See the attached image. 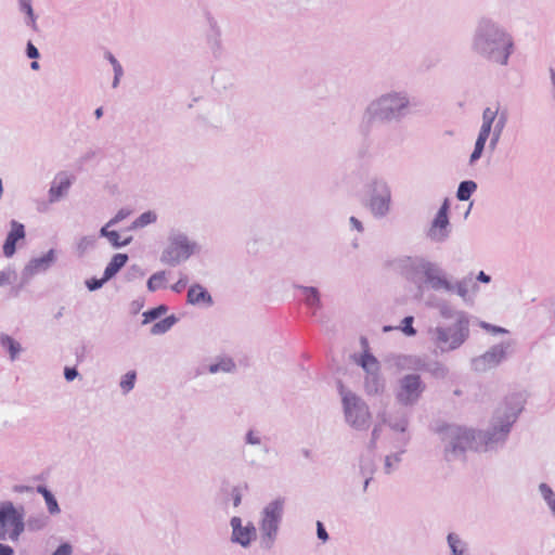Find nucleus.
Masks as SVG:
<instances>
[{"mask_svg":"<svg viewBox=\"0 0 555 555\" xmlns=\"http://www.w3.org/2000/svg\"><path fill=\"white\" fill-rule=\"evenodd\" d=\"M507 119H508L507 111L503 109L501 112L498 120L495 121V124L493 125V127L491 129V134L489 138L490 141H489V146H488L490 152H494L496 150V146L500 142L502 132H503L504 128L506 127Z\"/></svg>","mask_w":555,"mask_h":555,"instance_id":"20","label":"nucleus"},{"mask_svg":"<svg viewBox=\"0 0 555 555\" xmlns=\"http://www.w3.org/2000/svg\"><path fill=\"white\" fill-rule=\"evenodd\" d=\"M364 386L369 395H378L384 391L385 380L379 372L366 374Z\"/></svg>","mask_w":555,"mask_h":555,"instance_id":"24","label":"nucleus"},{"mask_svg":"<svg viewBox=\"0 0 555 555\" xmlns=\"http://www.w3.org/2000/svg\"><path fill=\"white\" fill-rule=\"evenodd\" d=\"M437 433L443 447L447 462L465 461L468 450L476 451V430L459 425H443Z\"/></svg>","mask_w":555,"mask_h":555,"instance_id":"6","label":"nucleus"},{"mask_svg":"<svg viewBox=\"0 0 555 555\" xmlns=\"http://www.w3.org/2000/svg\"><path fill=\"white\" fill-rule=\"evenodd\" d=\"M72 554V546L68 543L61 544L53 553L52 555H70Z\"/></svg>","mask_w":555,"mask_h":555,"instance_id":"57","label":"nucleus"},{"mask_svg":"<svg viewBox=\"0 0 555 555\" xmlns=\"http://www.w3.org/2000/svg\"><path fill=\"white\" fill-rule=\"evenodd\" d=\"M414 103L405 90H392L372 100L363 114L369 122H400L412 112Z\"/></svg>","mask_w":555,"mask_h":555,"instance_id":"5","label":"nucleus"},{"mask_svg":"<svg viewBox=\"0 0 555 555\" xmlns=\"http://www.w3.org/2000/svg\"><path fill=\"white\" fill-rule=\"evenodd\" d=\"M339 395L341 396L345 422L356 430L369 429L371 413L365 401L354 392L347 390L341 383H339Z\"/></svg>","mask_w":555,"mask_h":555,"instance_id":"9","label":"nucleus"},{"mask_svg":"<svg viewBox=\"0 0 555 555\" xmlns=\"http://www.w3.org/2000/svg\"><path fill=\"white\" fill-rule=\"evenodd\" d=\"M298 289H300L305 296V304L314 309L318 310L321 308V299H320V293L317 287L313 286H302L298 285L296 286ZM315 313V311H313Z\"/></svg>","mask_w":555,"mask_h":555,"instance_id":"26","label":"nucleus"},{"mask_svg":"<svg viewBox=\"0 0 555 555\" xmlns=\"http://www.w3.org/2000/svg\"><path fill=\"white\" fill-rule=\"evenodd\" d=\"M539 492H540L542 499L544 500V502L546 503L551 514L555 517V493H554V491L547 483L541 482L539 485Z\"/></svg>","mask_w":555,"mask_h":555,"instance_id":"37","label":"nucleus"},{"mask_svg":"<svg viewBox=\"0 0 555 555\" xmlns=\"http://www.w3.org/2000/svg\"><path fill=\"white\" fill-rule=\"evenodd\" d=\"M472 50L487 62L507 66L515 50L513 36L498 22L483 17L472 37Z\"/></svg>","mask_w":555,"mask_h":555,"instance_id":"2","label":"nucleus"},{"mask_svg":"<svg viewBox=\"0 0 555 555\" xmlns=\"http://www.w3.org/2000/svg\"><path fill=\"white\" fill-rule=\"evenodd\" d=\"M79 375L76 367L66 366L64 369V377L67 382H73Z\"/></svg>","mask_w":555,"mask_h":555,"instance_id":"56","label":"nucleus"},{"mask_svg":"<svg viewBox=\"0 0 555 555\" xmlns=\"http://www.w3.org/2000/svg\"><path fill=\"white\" fill-rule=\"evenodd\" d=\"M403 453H404V451L402 450L400 452L391 453L385 457L384 473L386 475H390L395 470L398 469V466H399L400 462L402 461L401 456Z\"/></svg>","mask_w":555,"mask_h":555,"instance_id":"39","label":"nucleus"},{"mask_svg":"<svg viewBox=\"0 0 555 555\" xmlns=\"http://www.w3.org/2000/svg\"><path fill=\"white\" fill-rule=\"evenodd\" d=\"M408 361L411 369L425 372L428 359L426 357L411 356L408 358Z\"/></svg>","mask_w":555,"mask_h":555,"instance_id":"46","label":"nucleus"},{"mask_svg":"<svg viewBox=\"0 0 555 555\" xmlns=\"http://www.w3.org/2000/svg\"><path fill=\"white\" fill-rule=\"evenodd\" d=\"M477 190V183L473 180H464L460 182L456 191V198L461 202H466L470 198L473 193Z\"/></svg>","mask_w":555,"mask_h":555,"instance_id":"32","label":"nucleus"},{"mask_svg":"<svg viewBox=\"0 0 555 555\" xmlns=\"http://www.w3.org/2000/svg\"><path fill=\"white\" fill-rule=\"evenodd\" d=\"M128 259L127 254H115L104 270L105 280L113 279L127 263Z\"/></svg>","mask_w":555,"mask_h":555,"instance_id":"23","label":"nucleus"},{"mask_svg":"<svg viewBox=\"0 0 555 555\" xmlns=\"http://www.w3.org/2000/svg\"><path fill=\"white\" fill-rule=\"evenodd\" d=\"M439 313L443 319H454L452 325H438L429 328L430 340L441 353L459 349L469 337V317L465 311L455 310L447 301L438 305Z\"/></svg>","mask_w":555,"mask_h":555,"instance_id":"4","label":"nucleus"},{"mask_svg":"<svg viewBox=\"0 0 555 555\" xmlns=\"http://www.w3.org/2000/svg\"><path fill=\"white\" fill-rule=\"evenodd\" d=\"M387 267L418 288L425 286L434 292L455 293L464 301L469 298V289L478 291L472 275L453 283L439 263L423 256H400L389 260Z\"/></svg>","mask_w":555,"mask_h":555,"instance_id":"1","label":"nucleus"},{"mask_svg":"<svg viewBox=\"0 0 555 555\" xmlns=\"http://www.w3.org/2000/svg\"><path fill=\"white\" fill-rule=\"evenodd\" d=\"M349 223H350L352 229L357 230L360 233L363 232V230H364L363 229V224H362V222L358 218H356L353 216L350 217Z\"/></svg>","mask_w":555,"mask_h":555,"instance_id":"62","label":"nucleus"},{"mask_svg":"<svg viewBox=\"0 0 555 555\" xmlns=\"http://www.w3.org/2000/svg\"><path fill=\"white\" fill-rule=\"evenodd\" d=\"M37 491L43 496L49 513L51 515L60 514L61 508L53 493L50 490H48L47 487L44 486H39L37 488Z\"/></svg>","mask_w":555,"mask_h":555,"instance_id":"30","label":"nucleus"},{"mask_svg":"<svg viewBox=\"0 0 555 555\" xmlns=\"http://www.w3.org/2000/svg\"><path fill=\"white\" fill-rule=\"evenodd\" d=\"M490 137L489 135H486L483 133H479L478 132V135H477V139H476V142H475V146H474V150L469 156V165H474L476 164L477 160H479L482 156V153L485 151V147H486V143Z\"/></svg>","mask_w":555,"mask_h":555,"instance_id":"33","label":"nucleus"},{"mask_svg":"<svg viewBox=\"0 0 555 555\" xmlns=\"http://www.w3.org/2000/svg\"><path fill=\"white\" fill-rule=\"evenodd\" d=\"M232 535L231 541L243 547L249 546L250 542L256 538L257 531L251 522L246 526L242 525V519L237 516L231 518Z\"/></svg>","mask_w":555,"mask_h":555,"instance_id":"15","label":"nucleus"},{"mask_svg":"<svg viewBox=\"0 0 555 555\" xmlns=\"http://www.w3.org/2000/svg\"><path fill=\"white\" fill-rule=\"evenodd\" d=\"M425 372L435 378L443 379L448 376L449 369L437 360H428Z\"/></svg>","mask_w":555,"mask_h":555,"instance_id":"34","label":"nucleus"},{"mask_svg":"<svg viewBox=\"0 0 555 555\" xmlns=\"http://www.w3.org/2000/svg\"><path fill=\"white\" fill-rule=\"evenodd\" d=\"M108 280H105V273H103V278L96 279L92 278L86 281V286L90 292H94L100 289Z\"/></svg>","mask_w":555,"mask_h":555,"instance_id":"50","label":"nucleus"},{"mask_svg":"<svg viewBox=\"0 0 555 555\" xmlns=\"http://www.w3.org/2000/svg\"><path fill=\"white\" fill-rule=\"evenodd\" d=\"M360 365L362 366L366 374L377 373L380 370L379 362L367 350H365L364 353L362 354Z\"/></svg>","mask_w":555,"mask_h":555,"instance_id":"36","label":"nucleus"},{"mask_svg":"<svg viewBox=\"0 0 555 555\" xmlns=\"http://www.w3.org/2000/svg\"><path fill=\"white\" fill-rule=\"evenodd\" d=\"M186 284H188V278L186 276L180 278L179 281L171 286V289L176 293H180L182 289H184Z\"/></svg>","mask_w":555,"mask_h":555,"instance_id":"59","label":"nucleus"},{"mask_svg":"<svg viewBox=\"0 0 555 555\" xmlns=\"http://www.w3.org/2000/svg\"><path fill=\"white\" fill-rule=\"evenodd\" d=\"M317 535L323 542H326L328 540V533L323 522L320 520L317 521Z\"/></svg>","mask_w":555,"mask_h":555,"instance_id":"55","label":"nucleus"},{"mask_svg":"<svg viewBox=\"0 0 555 555\" xmlns=\"http://www.w3.org/2000/svg\"><path fill=\"white\" fill-rule=\"evenodd\" d=\"M0 346L8 351L11 361H15L22 351L21 344L8 334L0 335Z\"/></svg>","mask_w":555,"mask_h":555,"instance_id":"27","label":"nucleus"},{"mask_svg":"<svg viewBox=\"0 0 555 555\" xmlns=\"http://www.w3.org/2000/svg\"><path fill=\"white\" fill-rule=\"evenodd\" d=\"M481 327L488 330V331H491L492 333H507V331L503 327H500V326H495V325H491L489 323H486V322H481Z\"/></svg>","mask_w":555,"mask_h":555,"instance_id":"61","label":"nucleus"},{"mask_svg":"<svg viewBox=\"0 0 555 555\" xmlns=\"http://www.w3.org/2000/svg\"><path fill=\"white\" fill-rule=\"evenodd\" d=\"M382 421L392 430L404 433L409 425L408 413L403 410L397 411L395 414H383Z\"/></svg>","mask_w":555,"mask_h":555,"instance_id":"19","label":"nucleus"},{"mask_svg":"<svg viewBox=\"0 0 555 555\" xmlns=\"http://www.w3.org/2000/svg\"><path fill=\"white\" fill-rule=\"evenodd\" d=\"M55 259L56 256L54 249H50L41 257L33 258L23 269V279L28 280L37 273L46 272L55 262Z\"/></svg>","mask_w":555,"mask_h":555,"instance_id":"16","label":"nucleus"},{"mask_svg":"<svg viewBox=\"0 0 555 555\" xmlns=\"http://www.w3.org/2000/svg\"><path fill=\"white\" fill-rule=\"evenodd\" d=\"M108 242L114 248H121L129 245L132 241V236H128L125 240L120 241V235L117 231L112 230L111 234L107 237Z\"/></svg>","mask_w":555,"mask_h":555,"instance_id":"45","label":"nucleus"},{"mask_svg":"<svg viewBox=\"0 0 555 555\" xmlns=\"http://www.w3.org/2000/svg\"><path fill=\"white\" fill-rule=\"evenodd\" d=\"M188 302L198 305L201 302L211 306L214 304L211 295L199 284L192 285L188 291Z\"/></svg>","mask_w":555,"mask_h":555,"instance_id":"21","label":"nucleus"},{"mask_svg":"<svg viewBox=\"0 0 555 555\" xmlns=\"http://www.w3.org/2000/svg\"><path fill=\"white\" fill-rule=\"evenodd\" d=\"M522 403L518 395L506 398L504 405L495 411L490 427L487 430H476L477 452L494 451L504 446L513 424L522 410Z\"/></svg>","mask_w":555,"mask_h":555,"instance_id":"3","label":"nucleus"},{"mask_svg":"<svg viewBox=\"0 0 555 555\" xmlns=\"http://www.w3.org/2000/svg\"><path fill=\"white\" fill-rule=\"evenodd\" d=\"M105 59L111 63L114 70V79L112 86L113 88H117L119 80L124 75L122 66L111 52L105 53Z\"/></svg>","mask_w":555,"mask_h":555,"instance_id":"40","label":"nucleus"},{"mask_svg":"<svg viewBox=\"0 0 555 555\" xmlns=\"http://www.w3.org/2000/svg\"><path fill=\"white\" fill-rule=\"evenodd\" d=\"M157 219V216L154 211L149 210L141 214L131 224L130 229L144 228L151 223H154Z\"/></svg>","mask_w":555,"mask_h":555,"instance_id":"41","label":"nucleus"},{"mask_svg":"<svg viewBox=\"0 0 555 555\" xmlns=\"http://www.w3.org/2000/svg\"><path fill=\"white\" fill-rule=\"evenodd\" d=\"M447 542L451 555H468L467 543L457 533L450 532L447 535Z\"/></svg>","mask_w":555,"mask_h":555,"instance_id":"28","label":"nucleus"},{"mask_svg":"<svg viewBox=\"0 0 555 555\" xmlns=\"http://www.w3.org/2000/svg\"><path fill=\"white\" fill-rule=\"evenodd\" d=\"M449 199L446 198L434 217L428 230L427 237L434 243L446 242L451 233V223L449 220Z\"/></svg>","mask_w":555,"mask_h":555,"instance_id":"13","label":"nucleus"},{"mask_svg":"<svg viewBox=\"0 0 555 555\" xmlns=\"http://www.w3.org/2000/svg\"><path fill=\"white\" fill-rule=\"evenodd\" d=\"M14 551L10 545L0 543V555H13Z\"/></svg>","mask_w":555,"mask_h":555,"instance_id":"64","label":"nucleus"},{"mask_svg":"<svg viewBox=\"0 0 555 555\" xmlns=\"http://www.w3.org/2000/svg\"><path fill=\"white\" fill-rule=\"evenodd\" d=\"M379 435H380V426L376 425L372 430V439L369 444V447L371 449L375 448V444H376L377 439L379 438Z\"/></svg>","mask_w":555,"mask_h":555,"instance_id":"60","label":"nucleus"},{"mask_svg":"<svg viewBox=\"0 0 555 555\" xmlns=\"http://www.w3.org/2000/svg\"><path fill=\"white\" fill-rule=\"evenodd\" d=\"M244 446L260 447L264 453L269 452L266 444L262 443V438L259 430L249 429L244 436Z\"/></svg>","mask_w":555,"mask_h":555,"instance_id":"38","label":"nucleus"},{"mask_svg":"<svg viewBox=\"0 0 555 555\" xmlns=\"http://www.w3.org/2000/svg\"><path fill=\"white\" fill-rule=\"evenodd\" d=\"M135 379V371H129L121 377L119 386L121 388L122 393L126 395L134 388Z\"/></svg>","mask_w":555,"mask_h":555,"instance_id":"43","label":"nucleus"},{"mask_svg":"<svg viewBox=\"0 0 555 555\" xmlns=\"http://www.w3.org/2000/svg\"><path fill=\"white\" fill-rule=\"evenodd\" d=\"M414 318L408 315L403 318L401 326L399 327L406 336H415L416 330L413 327Z\"/></svg>","mask_w":555,"mask_h":555,"instance_id":"49","label":"nucleus"},{"mask_svg":"<svg viewBox=\"0 0 555 555\" xmlns=\"http://www.w3.org/2000/svg\"><path fill=\"white\" fill-rule=\"evenodd\" d=\"M284 503V499L278 498L269 502L260 514L259 545L264 551H270L275 544L283 519Z\"/></svg>","mask_w":555,"mask_h":555,"instance_id":"8","label":"nucleus"},{"mask_svg":"<svg viewBox=\"0 0 555 555\" xmlns=\"http://www.w3.org/2000/svg\"><path fill=\"white\" fill-rule=\"evenodd\" d=\"M231 498L233 501V506L237 507L242 502V493L237 487H234L231 491Z\"/></svg>","mask_w":555,"mask_h":555,"instance_id":"58","label":"nucleus"},{"mask_svg":"<svg viewBox=\"0 0 555 555\" xmlns=\"http://www.w3.org/2000/svg\"><path fill=\"white\" fill-rule=\"evenodd\" d=\"M143 275L144 271L142 270V268L138 264H132L127 271L126 279L128 281H133L138 278H142Z\"/></svg>","mask_w":555,"mask_h":555,"instance_id":"52","label":"nucleus"},{"mask_svg":"<svg viewBox=\"0 0 555 555\" xmlns=\"http://www.w3.org/2000/svg\"><path fill=\"white\" fill-rule=\"evenodd\" d=\"M26 55L31 60H37L40 56L39 50L33 44L31 41L27 42Z\"/></svg>","mask_w":555,"mask_h":555,"instance_id":"54","label":"nucleus"},{"mask_svg":"<svg viewBox=\"0 0 555 555\" xmlns=\"http://www.w3.org/2000/svg\"><path fill=\"white\" fill-rule=\"evenodd\" d=\"M47 525V518L46 517H37V518H29L27 521L28 529L31 531H37L42 529Z\"/></svg>","mask_w":555,"mask_h":555,"instance_id":"51","label":"nucleus"},{"mask_svg":"<svg viewBox=\"0 0 555 555\" xmlns=\"http://www.w3.org/2000/svg\"><path fill=\"white\" fill-rule=\"evenodd\" d=\"M500 104L498 103L495 107H486L482 112V122L479 129V133H483L486 135L491 134V129L495 121L500 116Z\"/></svg>","mask_w":555,"mask_h":555,"instance_id":"22","label":"nucleus"},{"mask_svg":"<svg viewBox=\"0 0 555 555\" xmlns=\"http://www.w3.org/2000/svg\"><path fill=\"white\" fill-rule=\"evenodd\" d=\"M509 344H499L491 347L483 354L472 360V367L476 372H486L498 366L506 357Z\"/></svg>","mask_w":555,"mask_h":555,"instance_id":"14","label":"nucleus"},{"mask_svg":"<svg viewBox=\"0 0 555 555\" xmlns=\"http://www.w3.org/2000/svg\"><path fill=\"white\" fill-rule=\"evenodd\" d=\"M95 244V238L94 236H83L79 240L78 244H77V251L79 254V256H82L85 255V253L92 248Z\"/></svg>","mask_w":555,"mask_h":555,"instance_id":"48","label":"nucleus"},{"mask_svg":"<svg viewBox=\"0 0 555 555\" xmlns=\"http://www.w3.org/2000/svg\"><path fill=\"white\" fill-rule=\"evenodd\" d=\"M10 225L11 230L9 231L3 244V255L7 258H10L15 254L17 242L25 238L24 224L16 220H11Z\"/></svg>","mask_w":555,"mask_h":555,"instance_id":"17","label":"nucleus"},{"mask_svg":"<svg viewBox=\"0 0 555 555\" xmlns=\"http://www.w3.org/2000/svg\"><path fill=\"white\" fill-rule=\"evenodd\" d=\"M18 9L25 14L24 23L34 31H38L37 15L34 12L31 0H18Z\"/></svg>","mask_w":555,"mask_h":555,"instance_id":"25","label":"nucleus"},{"mask_svg":"<svg viewBox=\"0 0 555 555\" xmlns=\"http://www.w3.org/2000/svg\"><path fill=\"white\" fill-rule=\"evenodd\" d=\"M168 311V307L166 305H159L155 308H152L143 313L144 320L143 324L155 321L165 314Z\"/></svg>","mask_w":555,"mask_h":555,"instance_id":"42","label":"nucleus"},{"mask_svg":"<svg viewBox=\"0 0 555 555\" xmlns=\"http://www.w3.org/2000/svg\"><path fill=\"white\" fill-rule=\"evenodd\" d=\"M376 467L372 459H362L360 462V474L364 478L363 490L367 489Z\"/></svg>","mask_w":555,"mask_h":555,"instance_id":"35","label":"nucleus"},{"mask_svg":"<svg viewBox=\"0 0 555 555\" xmlns=\"http://www.w3.org/2000/svg\"><path fill=\"white\" fill-rule=\"evenodd\" d=\"M197 244L179 230L169 233L168 244L160 255V261L167 266L176 267L188 260L195 251Z\"/></svg>","mask_w":555,"mask_h":555,"instance_id":"10","label":"nucleus"},{"mask_svg":"<svg viewBox=\"0 0 555 555\" xmlns=\"http://www.w3.org/2000/svg\"><path fill=\"white\" fill-rule=\"evenodd\" d=\"M476 280L480 283L488 284L491 282V276L483 271H479V273L476 275Z\"/></svg>","mask_w":555,"mask_h":555,"instance_id":"63","label":"nucleus"},{"mask_svg":"<svg viewBox=\"0 0 555 555\" xmlns=\"http://www.w3.org/2000/svg\"><path fill=\"white\" fill-rule=\"evenodd\" d=\"M16 280V273L13 269L7 268L0 271V287L8 286Z\"/></svg>","mask_w":555,"mask_h":555,"instance_id":"47","label":"nucleus"},{"mask_svg":"<svg viewBox=\"0 0 555 555\" xmlns=\"http://www.w3.org/2000/svg\"><path fill=\"white\" fill-rule=\"evenodd\" d=\"M130 215V210L126 208H121L117 211V214L108 221V225H116L124 219H126Z\"/></svg>","mask_w":555,"mask_h":555,"instance_id":"53","label":"nucleus"},{"mask_svg":"<svg viewBox=\"0 0 555 555\" xmlns=\"http://www.w3.org/2000/svg\"><path fill=\"white\" fill-rule=\"evenodd\" d=\"M165 281V271H159L150 276L146 286L150 292H155L162 287Z\"/></svg>","mask_w":555,"mask_h":555,"instance_id":"44","label":"nucleus"},{"mask_svg":"<svg viewBox=\"0 0 555 555\" xmlns=\"http://www.w3.org/2000/svg\"><path fill=\"white\" fill-rule=\"evenodd\" d=\"M365 207L376 219L385 218L391 206V189L384 177L374 175L369 177L363 185Z\"/></svg>","mask_w":555,"mask_h":555,"instance_id":"7","label":"nucleus"},{"mask_svg":"<svg viewBox=\"0 0 555 555\" xmlns=\"http://www.w3.org/2000/svg\"><path fill=\"white\" fill-rule=\"evenodd\" d=\"M70 185L72 181L66 175H57L49 190V202H59L62 197H64L67 194Z\"/></svg>","mask_w":555,"mask_h":555,"instance_id":"18","label":"nucleus"},{"mask_svg":"<svg viewBox=\"0 0 555 555\" xmlns=\"http://www.w3.org/2000/svg\"><path fill=\"white\" fill-rule=\"evenodd\" d=\"M25 530L23 508L18 511L12 502L0 504V540H5L7 534L12 541H17Z\"/></svg>","mask_w":555,"mask_h":555,"instance_id":"11","label":"nucleus"},{"mask_svg":"<svg viewBox=\"0 0 555 555\" xmlns=\"http://www.w3.org/2000/svg\"><path fill=\"white\" fill-rule=\"evenodd\" d=\"M236 369L234 361L231 358H221L216 363H211L208 366V372L210 374H217L219 372L222 373H232Z\"/></svg>","mask_w":555,"mask_h":555,"instance_id":"29","label":"nucleus"},{"mask_svg":"<svg viewBox=\"0 0 555 555\" xmlns=\"http://www.w3.org/2000/svg\"><path fill=\"white\" fill-rule=\"evenodd\" d=\"M426 390V384L418 374H405L398 379L395 398L402 406L415 405Z\"/></svg>","mask_w":555,"mask_h":555,"instance_id":"12","label":"nucleus"},{"mask_svg":"<svg viewBox=\"0 0 555 555\" xmlns=\"http://www.w3.org/2000/svg\"><path fill=\"white\" fill-rule=\"evenodd\" d=\"M178 318L175 314L168 315L165 319L156 322L151 327L152 335H163L167 333L176 323Z\"/></svg>","mask_w":555,"mask_h":555,"instance_id":"31","label":"nucleus"}]
</instances>
